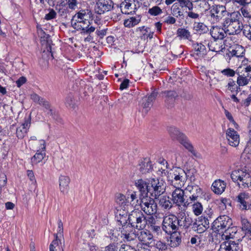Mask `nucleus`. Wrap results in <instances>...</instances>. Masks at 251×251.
Here are the masks:
<instances>
[{"instance_id":"79ce46f5","label":"nucleus","mask_w":251,"mask_h":251,"mask_svg":"<svg viewBox=\"0 0 251 251\" xmlns=\"http://www.w3.org/2000/svg\"><path fill=\"white\" fill-rule=\"evenodd\" d=\"M46 156V152L37 150L36 154L31 158V162L37 164L42 161Z\"/></svg>"},{"instance_id":"2eb2a0df","label":"nucleus","mask_w":251,"mask_h":251,"mask_svg":"<svg viewBox=\"0 0 251 251\" xmlns=\"http://www.w3.org/2000/svg\"><path fill=\"white\" fill-rule=\"evenodd\" d=\"M113 7V2L111 0H99L95 5V12L102 14L111 10Z\"/></svg>"},{"instance_id":"4be33fe9","label":"nucleus","mask_w":251,"mask_h":251,"mask_svg":"<svg viewBox=\"0 0 251 251\" xmlns=\"http://www.w3.org/2000/svg\"><path fill=\"white\" fill-rule=\"evenodd\" d=\"M30 122L31 119L29 117L25 118L24 123L20 126L17 128L16 135L19 139H23L25 136L30 126Z\"/></svg>"},{"instance_id":"412c9836","label":"nucleus","mask_w":251,"mask_h":251,"mask_svg":"<svg viewBox=\"0 0 251 251\" xmlns=\"http://www.w3.org/2000/svg\"><path fill=\"white\" fill-rule=\"evenodd\" d=\"M149 182L139 179L135 181V185L140 192L141 195L144 198L147 197L149 192H151V188L149 185Z\"/></svg>"},{"instance_id":"58836bf2","label":"nucleus","mask_w":251,"mask_h":251,"mask_svg":"<svg viewBox=\"0 0 251 251\" xmlns=\"http://www.w3.org/2000/svg\"><path fill=\"white\" fill-rule=\"evenodd\" d=\"M140 21L141 19L139 17H131L125 20L124 24L126 27L130 28L137 25Z\"/></svg>"},{"instance_id":"c03bdc74","label":"nucleus","mask_w":251,"mask_h":251,"mask_svg":"<svg viewBox=\"0 0 251 251\" xmlns=\"http://www.w3.org/2000/svg\"><path fill=\"white\" fill-rule=\"evenodd\" d=\"M171 11L172 14L177 18L183 16V13L178 6L177 3H175L172 5L171 7Z\"/></svg>"},{"instance_id":"6ab92c4d","label":"nucleus","mask_w":251,"mask_h":251,"mask_svg":"<svg viewBox=\"0 0 251 251\" xmlns=\"http://www.w3.org/2000/svg\"><path fill=\"white\" fill-rule=\"evenodd\" d=\"M147 226L148 228L154 232L158 234L161 232L160 224L158 222L156 218L152 216L146 217V222L145 223V227Z\"/></svg>"},{"instance_id":"b1692460","label":"nucleus","mask_w":251,"mask_h":251,"mask_svg":"<svg viewBox=\"0 0 251 251\" xmlns=\"http://www.w3.org/2000/svg\"><path fill=\"white\" fill-rule=\"evenodd\" d=\"M138 239L144 244L150 246L154 238L152 234L148 230L141 231L138 234Z\"/></svg>"},{"instance_id":"4468645a","label":"nucleus","mask_w":251,"mask_h":251,"mask_svg":"<svg viewBox=\"0 0 251 251\" xmlns=\"http://www.w3.org/2000/svg\"><path fill=\"white\" fill-rule=\"evenodd\" d=\"M177 223L179 227L188 229L192 227L194 220L188 215H186L185 212L180 211L177 215Z\"/></svg>"},{"instance_id":"6e6552de","label":"nucleus","mask_w":251,"mask_h":251,"mask_svg":"<svg viewBox=\"0 0 251 251\" xmlns=\"http://www.w3.org/2000/svg\"><path fill=\"white\" fill-rule=\"evenodd\" d=\"M128 220L130 226L138 230H142L145 228L146 216L139 209L132 210L128 216Z\"/></svg>"},{"instance_id":"f3484780","label":"nucleus","mask_w":251,"mask_h":251,"mask_svg":"<svg viewBox=\"0 0 251 251\" xmlns=\"http://www.w3.org/2000/svg\"><path fill=\"white\" fill-rule=\"evenodd\" d=\"M226 137L230 146L234 147L238 146L240 142L239 135L233 129L229 128L227 129Z\"/></svg>"},{"instance_id":"680f3d73","label":"nucleus","mask_w":251,"mask_h":251,"mask_svg":"<svg viewBox=\"0 0 251 251\" xmlns=\"http://www.w3.org/2000/svg\"><path fill=\"white\" fill-rule=\"evenodd\" d=\"M222 73L227 76H233L235 74V72L230 68H227L222 71Z\"/></svg>"},{"instance_id":"72a5a7b5","label":"nucleus","mask_w":251,"mask_h":251,"mask_svg":"<svg viewBox=\"0 0 251 251\" xmlns=\"http://www.w3.org/2000/svg\"><path fill=\"white\" fill-rule=\"evenodd\" d=\"M208 47L210 50L219 52L223 51L225 48V45L222 43V41L217 42L216 40H214L208 44Z\"/></svg>"},{"instance_id":"c85d7f7f","label":"nucleus","mask_w":251,"mask_h":251,"mask_svg":"<svg viewBox=\"0 0 251 251\" xmlns=\"http://www.w3.org/2000/svg\"><path fill=\"white\" fill-rule=\"evenodd\" d=\"M70 179L68 176H60L59 177V189L61 192L67 193L69 189Z\"/></svg>"},{"instance_id":"423d86ee","label":"nucleus","mask_w":251,"mask_h":251,"mask_svg":"<svg viewBox=\"0 0 251 251\" xmlns=\"http://www.w3.org/2000/svg\"><path fill=\"white\" fill-rule=\"evenodd\" d=\"M168 132L173 140L178 141L194 156L197 155L196 151L194 150L193 146L190 143L187 137L176 127L175 126L169 127L168 128Z\"/></svg>"},{"instance_id":"473e14b6","label":"nucleus","mask_w":251,"mask_h":251,"mask_svg":"<svg viewBox=\"0 0 251 251\" xmlns=\"http://www.w3.org/2000/svg\"><path fill=\"white\" fill-rule=\"evenodd\" d=\"M128 215H127V212L125 209L117 210L116 218L117 221L120 223L123 227L126 226L127 221H128Z\"/></svg>"},{"instance_id":"4d7b16f0","label":"nucleus","mask_w":251,"mask_h":251,"mask_svg":"<svg viewBox=\"0 0 251 251\" xmlns=\"http://www.w3.org/2000/svg\"><path fill=\"white\" fill-rule=\"evenodd\" d=\"M242 228L246 232L251 229V225L247 219L242 220Z\"/></svg>"},{"instance_id":"c756f323","label":"nucleus","mask_w":251,"mask_h":251,"mask_svg":"<svg viewBox=\"0 0 251 251\" xmlns=\"http://www.w3.org/2000/svg\"><path fill=\"white\" fill-rule=\"evenodd\" d=\"M138 169L142 174L150 173L153 169L151 162L148 159H145L139 164Z\"/></svg>"},{"instance_id":"8fccbe9b","label":"nucleus","mask_w":251,"mask_h":251,"mask_svg":"<svg viewBox=\"0 0 251 251\" xmlns=\"http://www.w3.org/2000/svg\"><path fill=\"white\" fill-rule=\"evenodd\" d=\"M181 8L187 7L189 10H192L193 8L192 3L189 0H177Z\"/></svg>"},{"instance_id":"c9c22d12","label":"nucleus","mask_w":251,"mask_h":251,"mask_svg":"<svg viewBox=\"0 0 251 251\" xmlns=\"http://www.w3.org/2000/svg\"><path fill=\"white\" fill-rule=\"evenodd\" d=\"M193 28L195 31L200 34L206 33L209 30L208 27L202 23H195Z\"/></svg>"},{"instance_id":"864d4df0","label":"nucleus","mask_w":251,"mask_h":251,"mask_svg":"<svg viewBox=\"0 0 251 251\" xmlns=\"http://www.w3.org/2000/svg\"><path fill=\"white\" fill-rule=\"evenodd\" d=\"M148 13L152 16H157L162 13V9L158 6H153L150 8Z\"/></svg>"},{"instance_id":"a211bd4d","label":"nucleus","mask_w":251,"mask_h":251,"mask_svg":"<svg viewBox=\"0 0 251 251\" xmlns=\"http://www.w3.org/2000/svg\"><path fill=\"white\" fill-rule=\"evenodd\" d=\"M134 228V227L129 225L123 226L121 230L122 237L127 241L134 240L138 236V234L136 232Z\"/></svg>"},{"instance_id":"9d476101","label":"nucleus","mask_w":251,"mask_h":251,"mask_svg":"<svg viewBox=\"0 0 251 251\" xmlns=\"http://www.w3.org/2000/svg\"><path fill=\"white\" fill-rule=\"evenodd\" d=\"M140 205L142 210L147 215H152L157 212V204L154 200L150 197H147L142 199Z\"/></svg>"},{"instance_id":"4c0bfd02","label":"nucleus","mask_w":251,"mask_h":251,"mask_svg":"<svg viewBox=\"0 0 251 251\" xmlns=\"http://www.w3.org/2000/svg\"><path fill=\"white\" fill-rule=\"evenodd\" d=\"M244 50L241 46H236L234 49L229 51V55L231 56L240 57L243 56Z\"/></svg>"},{"instance_id":"dca6fc26","label":"nucleus","mask_w":251,"mask_h":251,"mask_svg":"<svg viewBox=\"0 0 251 251\" xmlns=\"http://www.w3.org/2000/svg\"><path fill=\"white\" fill-rule=\"evenodd\" d=\"M135 2V0H125L120 4L121 12L125 14L135 13L137 9Z\"/></svg>"},{"instance_id":"bf43d9fd","label":"nucleus","mask_w":251,"mask_h":251,"mask_svg":"<svg viewBox=\"0 0 251 251\" xmlns=\"http://www.w3.org/2000/svg\"><path fill=\"white\" fill-rule=\"evenodd\" d=\"M170 239L171 244H173L172 246H177L181 242V239L178 236L175 237L174 235H172Z\"/></svg>"},{"instance_id":"3c124183","label":"nucleus","mask_w":251,"mask_h":251,"mask_svg":"<svg viewBox=\"0 0 251 251\" xmlns=\"http://www.w3.org/2000/svg\"><path fill=\"white\" fill-rule=\"evenodd\" d=\"M65 104L67 107L70 108H75V102L73 96L69 95L67 97L65 100Z\"/></svg>"},{"instance_id":"bb28decb","label":"nucleus","mask_w":251,"mask_h":251,"mask_svg":"<svg viewBox=\"0 0 251 251\" xmlns=\"http://www.w3.org/2000/svg\"><path fill=\"white\" fill-rule=\"evenodd\" d=\"M226 183L221 179L215 180L211 186V189L213 192L218 195H221L225 190Z\"/></svg>"},{"instance_id":"f704fd0d","label":"nucleus","mask_w":251,"mask_h":251,"mask_svg":"<svg viewBox=\"0 0 251 251\" xmlns=\"http://www.w3.org/2000/svg\"><path fill=\"white\" fill-rule=\"evenodd\" d=\"M158 203L159 206L165 210H169L173 206L172 203L170 200V198L166 196L161 197Z\"/></svg>"},{"instance_id":"0e129e2a","label":"nucleus","mask_w":251,"mask_h":251,"mask_svg":"<svg viewBox=\"0 0 251 251\" xmlns=\"http://www.w3.org/2000/svg\"><path fill=\"white\" fill-rule=\"evenodd\" d=\"M176 22V19L171 16H169L164 19V22L167 24L172 25L174 24Z\"/></svg>"},{"instance_id":"393cba45","label":"nucleus","mask_w":251,"mask_h":251,"mask_svg":"<svg viewBox=\"0 0 251 251\" xmlns=\"http://www.w3.org/2000/svg\"><path fill=\"white\" fill-rule=\"evenodd\" d=\"M249 199L248 193H241L236 197V201L238 203L239 208L242 210H247L251 208V205L248 206L247 200Z\"/></svg>"},{"instance_id":"6e6d98bb","label":"nucleus","mask_w":251,"mask_h":251,"mask_svg":"<svg viewBox=\"0 0 251 251\" xmlns=\"http://www.w3.org/2000/svg\"><path fill=\"white\" fill-rule=\"evenodd\" d=\"M128 205L129 204H133L132 202L137 199V194L136 192H132L130 194L126 196Z\"/></svg>"},{"instance_id":"a19ab883","label":"nucleus","mask_w":251,"mask_h":251,"mask_svg":"<svg viewBox=\"0 0 251 251\" xmlns=\"http://www.w3.org/2000/svg\"><path fill=\"white\" fill-rule=\"evenodd\" d=\"M176 34L181 39L189 40L191 38L190 32L185 28H178L176 31Z\"/></svg>"},{"instance_id":"cd10ccee","label":"nucleus","mask_w":251,"mask_h":251,"mask_svg":"<svg viewBox=\"0 0 251 251\" xmlns=\"http://www.w3.org/2000/svg\"><path fill=\"white\" fill-rule=\"evenodd\" d=\"M162 97L165 99L166 103L170 106H172L178 97L177 93L175 91H165L162 93Z\"/></svg>"},{"instance_id":"603ef678","label":"nucleus","mask_w":251,"mask_h":251,"mask_svg":"<svg viewBox=\"0 0 251 251\" xmlns=\"http://www.w3.org/2000/svg\"><path fill=\"white\" fill-rule=\"evenodd\" d=\"M250 81V79L246 78L244 76L238 75L237 79V84L239 87L240 86H244L248 84Z\"/></svg>"},{"instance_id":"ea45409f","label":"nucleus","mask_w":251,"mask_h":251,"mask_svg":"<svg viewBox=\"0 0 251 251\" xmlns=\"http://www.w3.org/2000/svg\"><path fill=\"white\" fill-rule=\"evenodd\" d=\"M115 201L118 204L122 207V209H123V207L125 208V206L126 205L128 206L126 197L122 194L118 193L116 194Z\"/></svg>"},{"instance_id":"2f4dec72","label":"nucleus","mask_w":251,"mask_h":251,"mask_svg":"<svg viewBox=\"0 0 251 251\" xmlns=\"http://www.w3.org/2000/svg\"><path fill=\"white\" fill-rule=\"evenodd\" d=\"M236 73L238 75L244 76L251 79V66L250 65H243L240 66L236 70Z\"/></svg>"},{"instance_id":"20e7f679","label":"nucleus","mask_w":251,"mask_h":251,"mask_svg":"<svg viewBox=\"0 0 251 251\" xmlns=\"http://www.w3.org/2000/svg\"><path fill=\"white\" fill-rule=\"evenodd\" d=\"M230 13L227 11L226 7L222 5L215 4L209 8L207 16L212 24L220 23L224 17L228 16Z\"/></svg>"},{"instance_id":"de8ad7c7","label":"nucleus","mask_w":251,"mask_h":251,"mask_svg":"<svg viewBox=\"0 0 251 251\" xmlns=\"http://www.w3.org/2000/svg\"><path fill=\"white\" fill-rule=\"evenodd\" d=\"M249 141L247 144L244 152L242 154V156L243 157L245 154H247L246 157H247L249 160H250L251 159V136H249Z\"/></svg>"},{"instance_id":"774afa93","label":"nucleus","mask_w":251,"mask_h":251,"mask_svg":"<svg viewBox=\"0 0 251 251\" xmlns=\"http://www.w3.org/2000/svg\"><path fill=\"white\" fill-rule=\"evenodd\" d=\"M26 81V78L25 76L20 77L16 81V83L18 87H20Z\"/></svg>"},{"instance_id":"69168bd1","label":"nucleus","mask_w":251,"mask_h":251,"mask_svg":"<svg viewBox=\"0 0 251 251\" xmlns=\"http://www.w3.org/2000/svg\"><path fill=\"white\" fill-rule=\"evenodd\" d=\"M251 29V25H246L245 26L243 25V32L244 35L246 37H248L249 33H250V31Z\"/></svg>"},{"instance_id":"e2e57ef3","label":"nucleus","mask_w":251,"mask_h":251,"mask_svg":"<svg viewBox=\"0 0 251 251\" xmlns=\"http://www.w3.org/2000/svg\"><path fill=\"white\" fill-rule=\"evenodd\" d=\"M56 13L53 9H50V12L46 14L45 19L47 20H50L56 17Z\"/></svg>"},{"instance_id":"49530a36","label":"nucleus","mask_w":251,"mask_h":251,"mask_svg":"<svg viewBox=\"0 0 251 251\" xmlns=\"http://www.w3.org/2000/svg\"><path fill=\"white\" fill-rule=\"evenodd\" d=\"M195 1L198 8L201 12L206 10L209 6L208 2L205 0H197Z\"/></svg>"},{"instance_id":"37998d69","label":"nucleus","mask_w":251,"mask_h":251,"mask_svg":"<svg viewBox=\"0 0 251 251\" xmlns=\"http://www.w3.org/2000/svg\"><path fill=\"white\" fill-rule=\"evenodd\" d=\"M59 243L61 244L60 240L57 239V236L56 235V239L54 240L50 245V251H56L57 250L63 251L61 245H59Z\"/></svg>"},{"instance_id":"a878e982","label":"nucleus","mask_w":251,"mask_h":251,"mask_svg":"<svg viewBox=\"0 0 251 251\" xmlns=\"http://www.w3.org/2000/svg\"><path fill=\"white\" fill-rule=\"evenodd\" d=\"M227 33L226 30L218 26H214L210 29L211 36L215 40L223 39Z\"/></svg>"},{"instance_id":"052dcab7","label":"nucleus","mask_w":251,"mask_h":251,"mask_svg":"<svg viewBox=\"0 0 251 251\" xmlns=\"http://www.w3.org/2000/svg\"><path fill=\"white\" fill-rule=\"evenodd\" d=\"M228 203V200L226 198H222L218 203L220 209L225 210L226 209V204Z\"/></svg>"},{"instance_id":"5fc2aeb1","label":"nucleus","mask_w":251,"mask_h":251,"mask_svg":"<svg viewBox=\"0 0 251 251\" xmlns=\"http://www.w3.org/2000/svg\"><path fill=\"white\" fill-rule=\"evenodd\" d=\"M227 86V89L232 92H234V91L237 92L240 90V87L236 85L235 81H234L232 79L229 80Z\"/></svg>"},{"instance_id":"338daca9","label":"nucleus","mask_w":251,"mask_h":251,"mask_svg":"<svg viewBox=\"0 0 251 251\" xmlns=\"http://www.w3.org/2000/svg\"><path fill=\"white\" fill-rule=\"evenodd\" d=\"M120 251H137L135 249L126 245H122L120 248Z\"/></svg>"},{"instance_id":"a18cd8bd","label":"nucleus","mask_w":251,"mask_h":251,"mask_svg":"<svg viewBox=\"0 0 251 251\" xmlns=\"http://www.w3.org/2000/svg\"><path fill=\"white\" fill-rule=\"evenodd\" d=\"M39 104L43 106L46 110H49L47 112L48 115H50L51 116L53 115V111L50 108V105L48 101L46 100L45 99L42 98Z\"/></svg>"},{"instance_id":"aec40b11","label":"nucleus","mask_w":251,"mask_h":251,"mask_svg":"<svg viewBox=\"0 0 251 251\" xmlns=\"http://www.w3.org/2000/svg\"><path fill=\"white\" fill-rule=\"evenodd\" d=\"M185 194L189 193V200L191 201L197 200L201 194V188L197 185H189L185 189Z\"/></svg>"},{"instance_id":"7c9ffc66","label":"nucleus","mask_w":251,"mask_h":251,"mask_svg":"<svg viewBox=\"0 0 251 251\" xmlns=\"http://www.w3.org/2000/svg\"><path fill=\"white\" fill-rule=\"evenodd\" d=\"M193 47L194 50V53L199 57H203L206 54V48L201 43H194Z\"/></svg>"},{"instance_id":"ddd939ff","label":"nucleus","mask_w":251,"mask_h":251,"mask_svg":"<svg viewBox=\"0 0 251 251\" xmlns=\"http://www.w3.org/2000/svg\"><path fill=\"white\" fill-rule=\"evenodd\" d=\"M185 190L183 191L180 189L179 187L176 188L175 190L173 191L172 194V200L174 203L178 206H180L182 204H183L184 206L188 205L190 202L188 201V200H187L186 201H185Z\"/></svg>"},{"instance_id":"7ed1b4c3","label":"nucleus","mask_w":251,"mask_h":251,"mask_svg":"<svg viewBox=\"0 0 251 251\" xmlns=\"http://www.w3.org/2000/svg\"><path fill=\"white\" fill-rule=\"evenodd\" d=\"M242 19V16L239 12H232L224 19L223 27L228 34H238L243 29Z\"/></svg>"},{"instance_id":"39448f33","label":"nucleus","mask_w":251,"mask_h":251,"mask_svg":"<svg viewBox=\"0 0 251 251\" xmlns=\"http://www.w3.org/2000/svg\"><path fill=\"white\" fill-rule=\"evenodd\" d=\"M231 178L233 181L237 182L241 188L246 189L251 186V176L245 169L233 171L231 174Z\"/></svg>"},{"instance_id":"f8f14e48","label":"nucleus","mask_w":251,"mask_h":251,"mask_svg":"<svg viewBox=\"0 0 251 251\" xmlns=\"http://www.w3.org/2000/svg\"><path fill=\"white\" fill-rule=\"evenodd\" d=\"M209 225L208 218L201 216L194 220L191 228L198 233H202L209 228Z\"/></svg>"},{"instance_id":"f257e3e1","label":"nucleus","mask_w":251,"mask_h":251,"mask_svg":"<svg viewBox=\"0 0 251 251\" xmlns=\"http://www.w3.org/2000/svg\"><path fill=\"white\" fill-rule=\"evenodd\" d=\"M231 224V219L225 215L220 216L212 223L213 229L225 230L222 235V239L225 241L221 243L218 251H238L240 249L239 240H232L233 235L230 233L229 229Z\"/></svg>"},{"instance_id":"13d9d810","label":"nucleus","mask_w":251,"mask_h":251,"mask_svg":"<svg viewBox=\"0 0 251 251\" xmlns=\"http://www.w3.org/2000/svg\"><path fill=\"white\" fill-rule=\"evenodd\" d=\"M138 30L141 32V37L142 39L146 40V38L147 35V33L148 31L150 30V28L148 27H145V26H141L139 27L138 28Z\"/></svg>"},{"instance_id":"9b49d317","label":"nucleus","mask_w":251,"mask_h":251,"mask_svg":"<svg viewBox=\"0 0 251 251\" xmlns=\"http://www.w3.org/2000/svg\"><path fill=\"white\" fill-rule=\"evenodd\" d=\"M148 181L151 185V192L152 193H154L155 199L165 192V184L162 180L152 178L149 180Z\"/></svg>"},{"instance_id":"1a4fd4ad","label":"nucleus","mask_w":251,"mask_h":251,"mask_svg":"<svg viewBox=\"0 0 251 251\" xmlns=\"http://www.w3.org/2000/svg\"><path fill=\"white\" fill-rule=\"evenodd\" d=\"M178 228L179 226L176 216L171 214L164 217L162 222V228L166 233L168 234L176 233Z\"/></svg>"},{"instance_id":"5701e85b","label":"nucleus","mask_w":251,"mask_h":251,"mask_svg":"<svg viewBox=\"0 0 251 251\" xmlns=\"http://www.w3.org/2000/svg\"><path fill=\"white\" fill-rule=\"evenodd\" d=\"M157 95V92L153 91L150 95L146 96L141 100V106L143 107L146 112H147L152 105L153 101L155 99Z\"/></svg>"},{"instance_id":"0eeeda50","label":"nucleus","mask_w":251,"mask_h":251,"mask_svg":"<svg viewBox=\"0 0 251 251\" xmlns=\"http://www.w3.org/2000/svg\"><path fill=\"white\" fill-rule=\"evenodd\" d=\"M162 170V174L166 175L167 173V178L168 180L175 182L177 185V187H180L184 185L186 180L187 175L185 172L180 168L175 167L171 169L169 171L165 169L161 168Z\"/></svg>"},{"instance_id":"09e8293b","label":"nucleus","mask_w":251,"mask_h":251,"mask_svg":"<svg viewBox=\"0 0 251 251\" xmlns=\"http://www.w3.org/2000/svg\"><path fill=\"white\" fill-rule=\"evenodd\" d=\"M193 211L195 215L198 216L201 214L203 207L201 203L197 202L193 204Z\"/></svg>"},{"instance_id":"f03ea898","label":"nucleus","mask_w":251,"mask_h":251,"mask_svg":"<svg viewBox=\"0 0 251 251\" xmlns=\"http://www.w3.org/2000/svg\"><path fill=\"white\" fill-rule=\"evenodd\" d=\"M91 11L82 9L76 13L71 20L72 26L76 30L83 34H91L96 28L92 25L93 20Z\"/></svg>"},{"instance_id":"e433bc0d","label":"nucleus","mask_w":251,"mask_h":251,"mask_svg":"<svg viewBox=\"0 0 251 251\" xmlns=\"http://www.w3.org/2000/svg\"><path fill=\"white\" fill-rule=\"evenodd\" d=\"M150 247H154L158 251H165L167 249V245L166 243L154 239Z\"/></svg>"}]
</instances>
